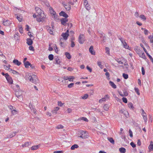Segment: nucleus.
I'll return each instance as SVG.
<instances>
[{"mask_svg": "<svg viewBox=\"0 0 153 153\" xmlns=\"http://www.w3.org/2000/svg\"><path fill=\"white\" fill-rule=\"evenodd\" d=\"M37 80L38 79L37 76L34 75H31L29 79L30 81L35 84H36L37 82Z\"/></svg>", "mask_w": 153, "mask_h": 153, "instance_id": "obj_2", "label": "nucleus"}, {"mask_svg": "<svg viewBox=\"0 0 153 153\" xmlns=\"http://www.w3.org/2000/svg\"><path fill=\"white\" fill-rule=\"evenodd\" d=\"M85 37L83 34H80L79 37V42L80 44H83L85 40Z\"/></svg>", "mask_w": 153, "mask_h": 153, "instance_id": "obj_3", "label": "nucleus"}, {"mask_svg": "<svg viewBox=\"0 0 153 153\" xmlns=\"http://www.w3.org/2000/svg\"><path fill=\"white\" fill-rule=\"evenodd\" d=\"M81 119L85 121V122H88V119L86 117H83L81 118Z\"/></svg>", "mask_w": 153, "mask_h": 153, "instance_id": "obj_54", "label": "nucleus"}, {"mask_svg": "<svg viewBox=\"0 0 153 153\" xmlns=\"http://www.w3.org/2000/svg\"><path fill=\"white\" fill-rule=\"evenodd\" d=\"M15 17L19 21L21 22L22 20V17L19 14H17L15 15Z\"/></svg>", "mask_w": 153, "mask_h": 153, "instance_id": "obj_12", "label": "nucleus"}, {"mask_svg": "<svg viewBox=\"0 0 153 153\" xmlns=\"http://www.w3.org/2000/svg\"><path fill=\"white\" fill-rule=\"evenodd\" d=\"M136 52L140 57L143 58L148 63L149 62L148 60L146 57L145 53L139 49H137Z\"/></svg>", "mask_w": 153, "mask_h": 153, "instance_id": "obj_1", "label": "nucleus"}, {"mask_svg": "<svg viewBox=\"0 0 153 153\" xmlns=\"http://www.w3.org/2000/svg\"><path fill=\"white\" fill-rule=\"evenodd\" d=\"M63 40L64 39L62 38H60L59 42L60 46L63 48H65L66 46V44L65 43L62 42Z\"/></svg>", "mask_w": 153, "mask_h": 153, "instance_id": "obj_5", "label": "nucleus"}, {"mask_svg": "<svg viewBox=\"0 0 153 153\" xmlns=\"http://www.w3.org/2000/svg\"><path fill=\"white\" fill-rule=\"evenodd\" d=\"M63 152L62 151H56L53 152V153H63Z\"/></svg>", "mask_w": 153, "mask_h": 153, "instance_id": "obj_63", "label": "nucleus"}, {"mask_svg": "<svg viewBox=\"0 0 153 153\" xmlns=\"http://www.w3.org/2000/svg\"><path fill=\"white\" fill-rule=\"evenodd\" d=\"M63 128V126L61 125H59L56 127V128L58 129H62Z\"/></svg>", "mask_w": 153, "mask_h": 153, "instance_id": "obj_42", "label": "nucleus"}, {"mask_svg": "<svg viewBox=\"0 0 153 153\" xmlns=\"http://www.w3.org/2000/svg\"><path fill=\"white\" fill-rule=\"evenodd\" d=\"M75 77L73 76H69L68 80L70 82H73V79Z\"/></svg>", "mask_w": 153, "mask_h": 153, "instance_id": "obj_30", "label": "nucleus"}, {"mask_svg": "<svg viewBox=\"0 0 153 153\" xmlns=\"http://www.w3.org/2000/svg\"><path fill=\"white\" fill-rule=\"evenodd\" d=\"M108 141L112 144H114V139L111 137H108L107 138Z\"/></svg>", "mask_w": 153, "mask_h": 153, "instance_id": "obj_18", "label": "nucleus"}, {"mask_svg": "<svg viewBox=\"0 0 153 153\" xmlns=\"http://www.w3.org/2000/svg\"><path fill=\"white\" fill-rule=\"evenodd\" d=\"M119 112L120 113H122V114H124V115H125V116L126 117H127V116H126V115L125 113L124 112V111H123V110H122V109L120 110L119 111ZM125 112H126V113H127L128 114V113L127 111H125Z\"/></svg>", "mask_w": 153, "mask_h": 153, "instance_id": "obj_40", "label": "nucleus"}, {"mask_svg": "<svg viewBox=\"0 0 153 153\" xmlns=\"http://www.w3.org/2000/svg\"><path fill=\"white\" fill-rule=\"evenodd\" d=\"M87 69L90 72H91L92 71V69L91 68L89 67L88 66H87L86 67Z\"/></svg>", "mask_w": 153, "mask_h": 153, "instance_id": "obj_49", "label": "nucleus"}, {"mask_svg": "<svg viewBox=\"0 0 153 153\" xmlns=\"http://www.w3.org/2000/svg\"><path fill=\"white\" fill-rule=\"evenodd\" d=\"M148 148L149 150V152H150L153 150V144L152 145H149V146Z\"/></svg>", "mask_w": 153, "mask_h": 153, "instance_id": "obj_34", "label": "nucleus"}, {"mask_svg": "<svg viewBox=\"0 0 153 153\" xmlns=\"http://www.w3.org/2000/svg\"><path fill=\"white\" fill-rule=\"evenodd\" d=\"M11 23V22L9 20L6 19H4L3 20V24L5 26H9L10 25Z\"/></svg>", "mask_w": 153, "mask_h": 153, "instance_id": "obj_6", "label": "nucleus"}, {"mask_svg": "<svg viewBox=\"0 0 153 153\" xmlns=\"http://www.w3.org/2000/svg\"><path fill=\"white\" fill-rule=\"evenodd\" d=\"M28 35L29 36V37L30 38H31L32 37H33V39H34V37L31 34V32H29L28 33Z\"/></svg>", "mask_w": 153, "mask_h": 153, "instance_id": "obj_59", "label": "nucleus"}, {"mask_svg": "<svg viewBox=\"0 0 153 153\" xmlns=\"http://www.w3.org/2000/svg\"><path fill=\"white\" fill-rule=\"evenodd\" d=\"M68 21V19L67 18H62L60 19L61 24L64 26H65L67 24V22Z\"/></svg>", "mask_w": 153, "mask_h": 153, "instance_id": "obj_4", "label": "nucleus"}, {"mask_svg": "<svg viewBox=\"0 0 153 153\" xmlns=\"http://www.w3.org/2000/svg\"><path fill=\"white\" fill-rule=\"evenodd\" d=\"M64 6L67 10H69L71 9V6L69 4L68 5L64 4Z\"/></svg>", "mask_w": 153, "mask_h": 153, "instance_id": "obj_16", "label": "nucleus"}, {"mask_svg": "<svg viewBox=\"0 0 153 153\" xmlns=\"http://www.w3.org/2000/svg\"><path fill=\"white\" fill-rule=\"evenodd\" d=\"M65 55L66 56L67 58L68 59H70L71 58V56L70 55V54L68 52H65Z\"/></svg>", "mask_w": 153, "mask_h": 153, "instance_id": "obj_26", "label": "nucleus"}, {"mask_svg": "<svg viewBox=\"0 0 153 153\" xmlns=\"http://www.w3.org/2000/svg\"><path fill=\"white\" fill-rule=\"evenodd\" d=\"M9 107L10 109L11 110V112L16 110V108L14 107L12 105H10Z\"/></svg>", "mask_w": 153, "mask_h": 153, "instance_id": "obj_35", "label": "nucleus"}, {"mask_svg": "<svg viewBox=\"0 0 153 153\" xmlns=\"http://www.w3.org/2000/svg\"><path fill=\"white\" fill-rule=\"evenodd\" d=\"M29 47V50L30 51H34V49L33 47L31 45Z\"/></svg>", "mask_w": 153, "mask_h": 153, "instance_id": "obj_56", "label": "nucleus"}, {"mask_svg": "<svg viewBox=\"0 0 153 153\" xmlns=\"http://www.w3.org/2000/svg\"><path fill=\"white\" fill-rule=\"evenodd\" d=\"M134 90H135V92L137 93V94L138 95H140V92H139V89L138 88H134Z\"/></svg>", "mask_w": 153, "mask_h": 153, "instance_id": "obj_45", "label": "nucleus"}, {"mask_svg": "<svg viewBox=\"0 0 153 153\" xmlns=\"http://www.w3.org/2000/svg\"><path fill=\"white\" fill-rule=\"evenodd\" d=\"M119 150L121 153H125L126 152V149L123 147L120 148Z\"/></svg>", "mask_w": 153, "mask_h": 153, "instance_id": "obj_21", "label": "nucleus"}, {"mask_svg": "<svg viewBox=\"0 0 153 153\" xmlns=\"http://www.w3.org/2000/svg\"><path fill=\"white\" fill-rule=\"evenodd\" d=\"M26 40L27 43L28 45H31L33 44V41L31 38H27Z\"/></svg>", "mask_w": 153, "mask_h": 153, "instance_id": "obj_11", "label": "nucleus"}, {"mask_svg": "<svg viewBox=\"0 0 153 153\" xmlns=\"http://www.w3.org/2000/svg\"><path fill=\"white\" fill-rule=\"evenodd\" d=\"M105 97H104L102 98V99L100 100H99V102L100 103H102V102L105 101Z\"/></svg>", "mask_w": 153, "mask_h": 153, "instance_id": "obj_51", "label": "nucleus"}, {"mask_svg": "<svg viewBox=\"0 0 153 153\" xmlns=\"http://www.w3.org/2000/svg\"><path fill=\"white\" fill-rule=\"evenodd\" d=\"M31 144V142H26L24 144L22 145V146L23 147H28L29 145Z\"/></svg>", "mask_w": 153, "mask_h": 153, "instance_id": "obj_25", "label": "nucleus"}, {"mask_svg": "<svg viewBox=\"0 0 153 153\" xmlns=\"http://www.w3.org/2000/svg\"><path fill=\"white\" fill-rule=\"evenodd\" d=\"M81 134L83 136V135H86V132L85 131H81Z\"/></svg>", "mask_w": 153, "mask_h": 153, "instance_id": "obj_50", "label": "nucleus"}, {"mask_svg": "<svg viewBox=\"0 0 153 153\" xmlns=\"http://www.w3.org/2000/svg\"><path fill=\"white\" fill-rule=\"evenodd\" d=\"M98 65L101 68H102L103 67V66L101 64V62L100 61H98L97 62Z\"/></svg>", "mask_w": 153, "mask_h": 153, "instance_id": "obj_38", "label": "nucleus"}, {"mask_svg": "<svg viewBox=\"0 0 153 153\" xmlns=\"http://www.w3.org/2000/svg\"><path fill=\"white\" fill-rule=\"evenodd\" d=\"M69 35V34H67L65 33H62L61 35V36L63 37L62 38L64 39V40H66L68 39Z\"/></svg>", "mask_w": 153, "mask_h": 153, "instance_id": "obj_10", "label": "nucleus"}, {"mask_svg": "<svg viewBox=\"0 0 153 153\" xmlns=\"http://www.w3.org/2000/svg\"><path fill=\"white\" fill-rule=\"evenodd\" d=\"M13 62L15 64L18 66H19L21 64V63L20 62H19L18 60L16 59H14L13 61Z\"/></svg>", "mask_w": 153, "mask_h": 153, "instance_id": "obj_13", "label": "nucleus"}, {"mask_svg": "<svg viewBox=\"0 0 153 153\" xmlns=\"http://www.w3.org/2000/svg\"><path fill=\"white\" fill-rule=\"evenodd\" d=\"M11 71H12V73H13V74H19V73L18 72L16 71H15V70H12L11 69Z\"/></svg>", "mask_w": 153, "mask_h": 153, "instance_id": "obj_58", "label": "nucleus"}, {"mask_svg": "<svg viewBox=\"0 0 153 153\" xmlns=\"http://www.w3.org/2000/svg\"><path fill=\"white\" fill-rule=\"evenodd\" d=\"M129 135L130 137H133V133L131 129H129Z\"/></svg>", "mask_w": 153, "mask_h": 153, "instance_id": "obj_61", "label": "nucleus"}, {"mask_svg": "<svg viewBox=\"0 0 153 153\" xmlns=\"http://www.w3.org/2000/svg\"><path fill=\"white\" fill-rule=\"evenodd\" d=\"M123 102L125 103H127V99L126 97H123L122 99Z\"/></svg>", "mask_w": 153, "mask_h": 153, "instance_id": "obj_46", "label": "nucleus"}, {"mask_svg": "<svg viewBox=\"0 0 153 153\" xmlns=\"http://www.w3.org/2000/svg\"><path fill=\"white\" fill-rule=\"evenodd\" d=\"M31 76V74L30 73H27L25 77V78L26 79H30Z\"/></svg>", "mask_w": 153, "mask_h": 153, "instance_id": "obj_17", "label": "nucleus"}, {"mask_svg": "<svg viewBox=\"0 0 153 153\" xmlns=\"http://www.w3.org/2000/svg\"><path fill=\"white\" fill-rule=\"evenodd\" d=\"M48 58L50 60H52L53 59L54 56L53 54H50L48 56Z\"/></svg>", "mask_w": 153, "mask_h": 153, "instance_id": "obj_31", "label": "nucleus"}, {"mask_svg": "<svg viewBox=\"0 0 153 153\" xmlns=\"http://www.w3.org/2000/svg\"><path fill=\"white\" fill-rule=\"evenodd\" d=\"M140 17L142 19H143V20H145L146 19V17L144 15H140Z\"/></svg>", "mask_w": 153, "mask_h": 153, "instance_id": "obj_44", "label": "nucleus"}, {"mask_svg": "<svg viewBox=\"0 0 153 153\" xmlns=\"http://www.w3.org/2000/svg\"><path fill=\"white\" fill-rule=\"evenodd\" d=\"M88 97V94H85L82 97V98L83 99H86Z\"/></svg>", "mask_w": 153, "mask_h": 153, "instance_id": "obj_37", "label": "nucleus"}, {"mask_svg": "<svg viewBox=\"0 0 153 153\" xmlns=\"http://www.w3.org/2000/svg\"><path fill=\"white\" fill-rule=\"evenodd\" d=\"M142 74L143 75H144L145 74V71L144 68L142 67L141 68Z\"/></svg>", "mask_w": 153, "mask_h": 153, "instance_id": "obj_53", "label": "nucleus"}, {"mask_svg": "<svg viewBox=\"0 0 153 153\" xmlns=\"http://www.w3.org/2000/svg\"><path fill=\"white\" fill-rule=\"evenodd\" d=\"M109 84L111 86L114 88H117L116 85L112 81H109Z\"/></svg>", "mask_w": 153, "mask_h": 153, "instance_id": "obj_19", "label": "nucleus"}, {"mask_svg": "<svg viewBox=\"0 0 153 153\" xmlns=\"http://www.w3.org/2000/svg\"><path fill=\"white\" fill-rule=\"evenodd\" d=\"M69 76H62V78L64 79V80L65 81L68 80Z\"/></svg>", "mask_w": 153, "mask_h": 153, "instance_id": "obj_55", "label": "nucleus"}, {"mask_svg": "<svg viewBox=\"0 0 153 153\" xmlns=\"http://www.w3.org/2000/svg\"><path fill=\"white\" fill-rule=\"evenodd\" d=\"M109 108V106L108 104H105L103 106L104 109L106 111H108Z\"/></svg>", "mask_w": 153, "mask_h": 153, "instance_id": "obj_23", "label": "nucleus"}, {"mask_svg": "<svg viewBox=\"0 0 153 153\" xmlns=\"http://www.w3.org/2000/svg\"><path fill=\"white\" fill-rule=\"evenodd\" d=\"M79 147V146L77 144H74L73 145H72L71 148V150H73L75 149V148H77Z\"/></svg>", "mask_w": 153, "mask_h": 153, "instance_id": "obj_24", "label": "nucleus"}, {"mask_svg": "<svg viewBox=\"0 0 153 153\" xmlns=\"http://www.w3.org/2000/svg\"><path fill=\"white\" fill-rule=\"evenodd\" d=\"M146 55L149 57V59H150V60H151V62H152L153 64V58H152V57L149 54V53H147V54Z\"/></svg>", "mask_w": 153, "mask_h": 153, "instance_id": "obj_41", "label": "nucleus"}, {"mask_svg": "<svg viewBox=\"0 0 153 153\" xmlns=\"http://www.w3.org/2000/svg\"><path fill=\"white\" fill-rule=\"evenodd\" d=\"M106 53L108 54H109V48L106 47L105 48Z\"/></svg>", "mask_w": 153, "mask_h": 153, "instance_id": "obj_47", "label": "nucleus"}, {"mask_svg": "<svg viewBox=\"0 0 153 153\" xmlns=\"http://www.w3.org/2000/svg\"><path fill=\"white\" fill-rule=\"evenodd\" d=\"M59 15L60 16H62L65 17L64 18H67L68 17V16L65 12L61 11L59 13Z\"/></svg>", "mask_w": 153, "mask_h": 153, "instance_id": "obj_7", "label": "nucleus"}, {"mask_svg": "<svg viewBox=\"0 0 153 153\" xmlns=\"http://www.w3.org/2000/svg\"><path fill=\"white\" fill-rule=\"evenodd\" d=\"M41 17H42V16L40 15V14L37 15V16L36 21L39 22H42V19L41 18Z\"/></svg>", "mask_w": 153, "mask_h": 153, "instance_id": "obj_14", "label": "nucleus"}, {"mask_svg": "<svg viewBox=\"0 0 153 153\" xmlns=\"http://www.w3.org/2000/svg\"><path fill=\"white\" fill-rule=\"evenodd\" d=\"M123 94H123V96L126 97V96H127L128 95V93L126 91H123Z\"/></svg>", "mask_w": 153, "mask_h": 153, "instance_id": "obj_57", "label": "nucleus"}, {"mask_svg": "<svg viewBox=\"0 0 153 153\" xmlns=\"http://www.w3.org/2000/svg\"><path fill=\"white\" fill-rule=\"evenodd\" d=\"M89 51L93 55L95 54V52L94 50L93 47V46H91L89 48Z\"/></svg>", "mask_w": 153, "mask_h": 153, "instance_id": "obj_9", "label": "nucleus"}, {"mask_svg": "<svg viewBox=\"0 0 153 153\" xmlns=\"http://www.w3.org/2000/svg\"><path fill=\"white\" fill-rule=\"evenodd\" d=\"M39 145L34 146H32L31 147V149L32 150H35L39 148Z\"/></svg>", "mask_w": 153, "mask_h": 153, "instance_id": "obj_28", "label": "nucleus"}, {"mask_svg": "<svg viewBox=\"0 0 153 153\" xmlns=\"http://www.w3.org/2000/svg\"><path fill=\"white\" fill-rule=\"evenodd\" d=\"M71 47L72 48H73L74 47L75 45L74 42H71Z\"/></svg>", "mask_w": 153, "mask_h": 153, "instance_id": "obj_64", "label": "nucleus"}, {"mask_svg": "<svg viewBox=\"0 0 153 153\" xmlns=\"http://www.w3.org/2000/svg\"><path fill=\"white\" fill-rule=\"evenodd\" d=\"M16 133L17 132L16 131H14L12 132L9 134V137L11 138L15 136Z\"/></svg>", "mask_w": 153, "mask_h": 153, "instance_id": "obj_22", "label": "nucleus"}, {"mask_svg": "<svg viewBox=\"0 0 153 153\" xmlns=\"http://www.w3.org/2000/svg\"><path fill=\"white\" fill-rule=\"evenodd\" d=\"M124 47L126 49H128V48H129V46L127 45V43L125 41H124V42L122 43Z\"/></svg>", "mask_w": 153, "mask_h": 153, "instance_id": "obj_33", "label": "nucleus"}, {"mask_svg": "<svg viewBox=\"0 0 153 153\" xmlns=\"http://www.w3.org/2000/svg\"><path fill=\"white\" fill-rule=\"evenodd\" d=\"M74 85V83H71L68 85V87L69 88H71L73 87Z\"/></svg>", "mask_w": 153, "mask_h": 153, "instance_id": "obj_60", "label": "nucleus"}, {"mask_svg": "<svg viewBox=\"0 0 153 153\" xmlns=\"http://www.w3.org/2000/svg\"><path fill=\"white\" fill-rule=\"evenodd\" d=\"M47 31L50 34L52 35L53 34V31L51 27H49L47 29Z\"/></svg>", "mask_w": 153, "mask_h": 153, "instance_id": "obj_27", "label": "nucleus"}, {"mask_svg": "<svg viewBox=\"0 0 153 153\" xmlns=\"http://www.w3.org/2000/svg\"><path fill=\"white\" fill-rule=\"evenodd\" d=\"M143 119L144 120L145 122H146V121H147L146 116L144 115H143Z\"/></svg>", "mask_w": 153, "mask_h": 153, "instance_id": "obj_62", "label": "nucleus"}, {"mask_svg": "<svg viewBox=\"0 0 153 153\" xmlns=\"http://www.w3.org/2000/svg\"><path fill=\"white\" fill-rule=\"evenodd\" d=\"M115 59V60L118 63L120 64H123V62H122L121 61V60H120V59L116 58V59Z\"/></svg>", "mask_w": 153, "mask_h": 153, "instance_id": "obj_43", "label": "nucleus"}, {"mask_svg": "<svg viewBox=\"0 0 153 153\" xmlns=\"http://www.w3.org/2000/svg\"><path fill=\"white\" fill-rule=\"evenodd\" d=\"M14 38L15 40H19L20 39V37L18 35H14Z\"/></svg>", "mask_w": 153, "mask_h": 153, "instance_id": "obj_36", "label": "nucleus"}, {"mask_svg": "<svg viewBox=\"0 0 153 153\" xmlns=\"http://www.w3.org/2000/svg\"><path fill=\"white\" fill-rule=\"evenodd\" d=\"M123 77L125 79H127L128 78V75L127 74L123 73Z\"/></svg>", "mask_w": 153, "mask_h": 153, "instance_id": "obj_39", "label": "nucleus"}, {"mask_svg": "<svg viewBox=\"0 0 153 153\" xmlns=\"http://www.w3.org/2000/svg\"><path fill=\"white\" fill-rule=\"evenodd\" d=\"M8 76L6 77V79L9 83L12 84L13 83V80L12 79V78L10 76H9V74L8 75Z\"/></svg>", "mask_w": 153, "mask_h": 153, "instance_id": "obj_8", "label": "nucleus"}, {"mask_svg": "<svg viewBox=\"0 0 153 153\" xmlns=\"http://www.w3.org/2000/svg\"><path fill=\"white\" fill-rule=\"evenodd\" d=\"M85 8L87 10H89L90 9V6L88 4V5H85Z\"/></svg>", "mask_w": 153, "mask_h": 153, "instance_id": "obj_52", "label": "nucleus"}, {"mask_svg": "<svg viewBox=\"0 0 153 153\" xmlns=\"http://www.w3.org/2000/svg\"><path fill=\"white\" fill-rule=\"evenodd\" d=\"M22 93L20 94L17 92H16L15 94L16 96L18 98L22 99Z\"/></svg>", "mask_w": 153, "mask_h": 153, "instance_id": "obj_15", "label": "nucleus"}, {"mask_svg": "<svg viewBox=\"0 0 153 153\" xmlns=\"http://www.w3.org/2000/svg\"><path fill=\"white\" fill-rule=\"evenodd\" d=\"M128 105L129 108H130L132 109H133L134 108L133 106V105L132 103L131 102H130V103H128Z\"/></svg>", "mask_w": 153, "mask_h": 153, "instance_id": "obj_32", "label": "nucleus"}, {"mask_svg": "<svg viewBox=\"0 0 153 153\" xmlns=\"http://www.w3.org/2000/svg\"><path fill=\"white\" fill-rule=\"evenodd\" d=\"M52 11L53 12H52V13H51L54 16V19H57V15L56 14V12L53 9H52Z\"/></svg>", "mask_w": 153, "mask_h": 153, "instance_id": "obj_29", "label": "nucleus"}, {"mask_svg": "<svg viewBox=\"0 0 153 153\" xmlns=\"http://www.w3.org/2000/svg\"><path fill=\"white\" fill-rule=\"evenodd\" d=\"M130 145L133 148H135L136 146V144L133 142L131 143Z\"/></svg>", "mask_w": 153, "mask_h": 153, "instance_id": "obj_48", "label": "nucleus"}, {"mask_svg": "<svg viewBox=\"0 0 153 153\" xmlns=\"http://www.w3.org/2000/svg\"><path fill=\"white\" fill-rule=\"evenodd\" d=\"M24 65L25 66V67L26 68H29V66L30 65V63L28 61H27L26 62H24Z\"/></svg>", "mask_w": 153, "mask_h": 153, "instance_id": "obj_20", "label": "nucleus"}]
</instances>
